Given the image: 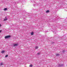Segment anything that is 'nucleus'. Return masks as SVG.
<instances>
[{
    "label": "nucleus",
    "mask_w": 67,
    "mask_h": 67,
    "mask_svg": "<svg viewBox=\"0 0 67 67\" xmlns=\"http://www.w3.org/2000/svg\"><path fill=\"white\" fill-rule=\"evenodd\" d=\"M10 37V35L6 36L5 37V38H9V37Z\"/></svg>",
    "instance_id": "f257e3e1"
},
{
    "label": "nucleus",
    "mask_w": 67,
    "mask_h": 67,
    "mask_svg": "<svg viewBox=\"0 0 67 67\" xmlns=\"http://www.w3.org/2000/svg\"><path fill=\"white\" fill-rule=\"evenodd\" d=\"M18 44H13L12 45V46H13V47H14V46H18Z\"/></svg>",
    "instance_id": "f03ea898"
},
{
    "label": "nucleus",
    "mask_w": 67,
    "mask_h": 67,
    "mask_svg": "<svg viewBox=\"0 0 67 67\" xmlns=\"http://www.w3.org/2000/svg\"><path fill=\"white\" fill-rule=\"evenodd\" d=\"M7 9H8L7 8H4V11H7Z\"/></svg>",
    "instance_id": "7ed1b4c3"
},
{
    "label": "nucleus",
    "mask_w": 67,
    "mask_h": 67,
    "mask_svg": "<svg viewBox=\"0 0 67 67\" xmlns=\"http://www.w3.org/2000/svg\"><path fill=\"white\" fill-rule=\"evenodd\" d=\"M33 34H34V33H33V32H32L31 33V35H33Z\"/></svg>",
    "instance_id": "20e7f679"
},
{
    "label": "nucleus",
    "mask_w": 67,
    "mask_h": 67,
    "mask_svg": "<svg viewBox=\"0 0 67 67\" xmlns=\"http://www.w3.org/2000/svg\"><path fill=\"white\" fill-rule=\"evenodd\" d=\"M7 18L5 19L4 20V21H7Z\"/></svg>",
    "instance_id": "39448f33"
},
{
    "label": "nucleus",
    "mask_w": 67,
    "mask_h": 67,
    "mask_svg": "<svg viewBox=\"0 0 67 67\" xmlns=\"http://www.w3.org/2000/svg\"><path fill=\"white\" fill-rule=\"evenodd\" d=\"M35 48L36 49H37V48H38V47L37 46H36L35 47Z\"/></svg>",
    "instance_id": "423d86ee"
},
{
    "label": "nucleus",
    "mask_w": 67,
    "mask_h": 67,
    "mask_svg": "<svg viewBox=\"0 0 67 67\" xmlns=\"http://www.w3.org/2000/svg\"><path fill=\"white\" fill-rule=\"evenodd\" d=\"M49 12V10H48L46 11V13H48V12Z\"/></svg>",
    "instance_id": "0eeeda50"
},
{
    "label": "nucleus",
    "mask_w": 67,
    "mask_h": 67,
    "mask_svg": "<svg viewBox=\"0 0 67 67\" xmlns=\"http://www.w3.org/2000/svg\"><path fill=\"white\" fill-rule=\"evenodd\" d=\"M37 54L38 55H40V53H37Z\"/></svg>",
    "instance_id": "6e6552de"
},
{
    "label": "nucleus",
    "mask_w": 67,
    "mask_h": 67,
    "mask_svg": "<svg viewBox=\"0 0 67 67\" xmlns=\"http://www.w3.org/2000/svg\"><path fill=\"white\" fill-rule=\"evenodd\" d=\"M32 66H33V65L32 64L30 65L29 66V67H32Z\"/></svg>",
    "instance_id": "1a4fd4ad"
},
{
    "label": "nucleus",
    "mask_w": 67,
    "mask_h": 67,
    "mask_svg": "<svg viewBox=\"0 0 67 67\" xmlns=\"http://www.w3.org/2000/svg\"><path fill=\"white\" fill-rule=\"evenodd\" d=\"M5 57L6 58L7 57H8V55H6L5 56Z\"/></svg>",
    "instance_id": "9d476101"
},
{
    "label": "nucleus",
    "mask_w": 67,
    "mask_h": 67,
    "mask_svg": "<svg viewBox=\"0 0 67 67\" xmlns=\"http://www.w3.org/2000/svg\"><path fill=\"white\" fill-rule=\"evenodd\" d=\"M4 51H3L2 52V53H4Z\"/></svg>",
    "instance_id": "9b49d317"
},
{
    "label": "nucleus",
    "mask_w": 67,
    "mask_h": 67,
    "mask_svg": "<svg viewBox=\"0 0 67 67\" xmlns=\"http://www.w3.org/2000/svg\"><path fill=\"white\" fill-rule=\"evenodd\" d=\"M3 64V63H2L0 64L1 65H2Z\"/></svg>",
    "instance_id": "f8f14e48"
},
{
    "label": "nucleus",
    "mask_w": 67,
    "mask_h": 67,
    "mask_svg": "<svg viewBox=\"0 0 67 67\" xmlns=\"http://www.w3.org/2000/svg\"><path fill=\"white\" fill-rule=\"evenodd\" d=\"M56 56H59V54H56Z\"/></svg>",
    "instance_id": "ddd939ff"
},
{
    "label": "nucleus",
    "mask_w": 67,
    "mask_h": 67,
    "mask_svg": "<svg viewBox=\"0 0 67 67\" xmlns=\"http://www.w3.org/2000/svg\"><path fill=\"white\" fill-rule=\"evenodd\" d=\"M56 31H53V33H56Z\"/></svg>",
    "instance_id": "4468645a"
},
{
    "label": "nucleus",
    "mask_w": 67,
    "mask_h": 67,
    "mask_svg": "<svg viewBox=\"0 0 67 67\" xmlns=\"http://www.w3.org/2000/svg\"><path fill=\"white\" fill-rule=\"evenodd\" d=\"M65 50H64L63 51V52L64 53V52H65Z\"/></svg>",
    "instance_id": "2eb2a0df"
},
{
    "label": "nucleus",
    "mask_w": 67,
    "mask_h": 67,
    "mask_svg": "<svg viewBox=\"0 0 67 67\" xmlns=\"http://www.w3.org/2000/svg\"><path fill=\"white\" fill-rule=\"evenodd\" d=\"M63 65H64L62 64V65H61V66H63Z\"/></svg>",
    "instance_id": "dca6fc26"
},
{
    "label": "nucleus",
    "mask_w": 67,
    "mask_h": 67,
    "mask_svg": "<svg viewBox=\"0 0 67 67\" xmlns=\"http://www.w3.org/2000/svg\"><path fill=\"white\" fill-rule=\"evenodd\" d=\"M1 31L0 30V33H1Z\"/></svg>",
    "instance_id": "f3484780"
},
{
    "label": "nucleus",
    "mask_w": 67,
    "mask_h": 67,
    "mask_svg": "<svg viewBox=\"0 0 67 67\" xmlns=\"http://www.w3.org/2000/svg\"><path fill=\"white\" fill-rule=\"evenodd\" d=\"M53 43H54V42L52 43V44H53Z\"/></svg>",
    "instance_id": "a211bd4d"
},
{
    "label": "nucleus",
    "mask_w": 67,
    "mask_h": 67,
    "mask_svg": "<svg viewBox=\"0 0 67 67\" xmlns=\"http://www.w3.org/2000/svg\"><path fill=\"white\" fill-rule=\"evenodd\" d=\"M1 24H0V26H1Z\"/></svg>",
    "instance_id": "6ab92c4d"
}]
</instances>
